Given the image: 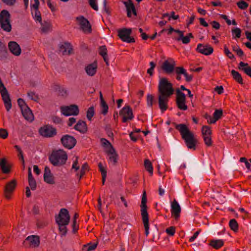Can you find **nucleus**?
Here are the masks:
<instances>
[{
	"mask_svg": "<svg viewBox=\"0 0 251 251\" xmlns=\"http://www.w3.org/2000/svg\"><path fill=\"white\" fill-rule=\"evenodd\" d=\"M174 93L172 84L165 77L160 78L158 98L159 107L162 112L167 109L169 98Z\"/></svg>",
	"mask_w": 251,
	"mask_h": 251,
	"instance_id": "obj_1",
	"label": "nucleus"
},
{
	"mask_svg": "<svg viewBox=\"0 0 251 251\" xmlns=\"http://www.w3.org/2000/svg\"><path fill=\"white\" fill-rule=\"evenodd\" d=\"M68 158L66 152L63 150H53L49 157L54 166H60L65 164Z\"/></svg>",
	"mask_w": 251,
	"mask_h": 251,
	"instance_id": "obj_2",
	"label": "nucleus"
},
{
	"mask_svg": "<svg viewBox=\"0 0 251 251\" xmlns=\"http://www.w3.org/2000/svg\"><path fill=\"white\" fill-rule=\"evenodd\" d=\"M147 202L146 192L144 191L142 195L141 204V212L142 218L143 222L145 229V234L147 236L149 234V214L147 212V205L146 204Z\"/></svg>",
	"mask_w": 251,
	"mask_h": 251,
	"instance_id": "obj_3",
	"label": "nucleus"
},
{
	"mask_svg": "<svg viewBox=\"0 0 251 251\" xmlns=\"http://www.w3.org/2000/svg\"><path fill=\"white\" fill-rule=\"evenodd\" d=\"M0 26L6 32L11 30L10 14L6 10H2L0 13Z\"/></svg>",
	"mask_w": 251,
	"mask_h": 251,
	"instance_id": "obj_4",
	"label": "nucleus"
},
{
	"mask_svg": "<svg viewBox=\"0 0 251 251\" xmlns=\"http://www.w3.org/2000/svg\"><path fill=\"white\" fill-rule=\"evenodd\" d=\"M176 128L180 132L182 138L185 141H194L193 133L190 131L187 126L179 124L176 126Z\"/></svg>",
	"mask_w": 251,
	"mask_h": 251,
	"instance_id": "obj_5",
	"label": "nucleus"
},
{
	"mask_svg": "<svg viewBox=\"0 0 251 251\" xmlns=\"http://www.w3.org/2000/svg\"><path fill=\"white\" fill-rule=\"evenodd\" d=\"M70 220V216L68 210L66 208H61L58 215L55 216V221L57 225H68Z\"/></svg>",
	"mask_w": 251,
	"mask_h": 251,
	"instance_id": "obj_6",
	"label": "nucleus"
},
{
	"mask_svg": "<svg viewBox=\"0 0 251 251\" xmlns=\"http://www.w3.org/2000/svg\"><path fill=\"white\" fill-rule=\"evenodd\" d=\"M61 113L65 116H77L79 113L77 105L72 104L68 106H62L60 107Z\"/></svg>",
	"mask_w": 251,
	"mask_h": 251,
	"instance_id": "obj_7",
	"label": "nucleus"
},
{
	"mask_svg": "<svg viewBox=\"0 0 251 251\" xmlns=\"http://www.w3.org/2000/svg\"><path fill=\"white\" fill-rule=\"evenodd\" d=\"M39 132L41 136L50 138L56 134V130L50 125H45L41 127L39 129Z\"/></svg>",
	"mask_w": 251,
	"mask_h": 251,
	"instance_id": "obj_8",
	"label": "nucleus"
},
{
	"mask_svg": "<svg viewBox=\"0 0 251 251\" xmlns=\"http://www.w3.org/2000/svg\"><path fill=\"white\" fill-rule=\"evenodd\" d=\"M76 20L80 29L83 32L85 33H90L91 32V25L87 19L83 16H79L76 18Z\"/></svg>",
	"mask_w": 251,
	"mask_h": 251,
	"instance_id": "obj_9",
	"label": "nucleus"
},
{
	"mask_svg": "<svg viewBox=\"0 0 251 251\" xmlns=\"http://www.w3.org/2000/svg\"><path fill=\"white\" fill-rule=\"evenodd\" d=\"M176 104L180 110H186L188 109L186 104V96L178 89L176 90Z\"/></svg>",
	"mask_w": 251,
	"mask_h": 251,
	"instance_id": "obj_10",
	"label": "nucleus"
},
{
	"mask_svg": "<svg viewBox=\"0 0 251 251\" xmlns=\"http://www.w3.org/2000/svg\"><path fill=\"white\" fill-rule=\"evenodd\" d=\"M175 61L170 58L165 60L162 64V69L167 74L172 73L175 70L176 66Z\"/></svg>",
	"mask_w": 251,
	"mask_h": 251,
	"instance_id": "obj_11",
	"label": "nucleus"
},
{
	"mask_svg": "<svg viewBox=\"0 0 251 251\" xmlns=\"http://www.w3.org/2000/svg\"><path fill=\"white\" fill-rule=\"evenodd\" d=\"M120 115L123 117L122 121L124 123L127 120H131L133 118L132 111L129 106L124 107L120 111Z\"/></svg>",
	"mask_w": 251,
	"mask_h": 251,
	"instance_id": "obj_12",
	"label": "nucleus"
},
{
	"mask_svg": "<svg viewBox=\"0 0 251 251\" xmlns=\"http://www.w3.org/2000/svg\"><path fill=\"white\" fill-rule=\"evenodd\" d=\"M131 29H123L119 31L118 35L119 37L124 42L131 43L134 42V40L130 37Z\"/></svg>",
	"mask_w": 251,
	"mask_h": 251,
	"instance_id": "obj_13",
	"label": "nucleus"
},
{
	"mask_svg": "<svg viewBox=\"0 0 251 251\" xmlns=\"http://www.w3.org/2000/svg\"><path fill=\"white\" fill-rule=\"evenodd\" d=\"M16 185L17 182L15 179H13L6 183L4 190L5 197L6 199L10 198V195L14 190Z\"/></svg>",
	"mask_w": 251,
	"mask_h": 251,
	"instance_id": "obj_14",
	"label": "nucleus"
},
{
	"mask_svg": "<svg viewBox=\"0 0 251 251\" xmlns=\"http://www.w3.org/2000/svg\"><path fill=\"white\" fill-rule=\"evenodd\" d=\"M181 210V207L178 202L174 199L171 203V213L176 220L179 218Z\"/></svg>",
	"mask_w": 251,
	"mask_h": 251,
	"instance_id": "obj_15",
	"label": "nucleus"
},
{
	"mask_svg": "<svg viewBox=\"0 0 251 251\" xmlns=\"http://www.w3.org/2000/svg\"><path fill=\"white\" fill-rule=\"evenodd\" d=\"M29 242V247L37 248L39 246L40 243V237L38 235H30L28 236L24 242V244Z\"/></svg>",
	"mask_w": 251,
	"mask_h": 251,
	"instance_id": "obj_16",
	"label": "nucleus"
},
{
	"mask_svg": "<svg viewBox=\"0 0 251 251\" xmlns=\"http://www.w3.org/2000/svg\"><path fill=\"white\" fill-rule=\"evenodd\" d=\"M44 181L48 184H53L55 183L54 178L51 173L50 168L48 166H45L44 174Z\"/></svg>",
	"mask_w": 251,
	"mask_h": 251,
	"instance_id": "obj_17",
	"label": "nucleus"
},
{
	"mask_svg": "<svg viewBox=\"0 0 251 251\" xmlns=\"http://www.w3.org/2000/svg\"><path fill=\"white\" fill-rule=\"evenodd\" d=\"M8 47L10 52L15 56H19L21 53V49L20 46L14 41H10L8 44Z\"/></svg>",
	"mask_w": 251,
	"mask_h": 251,
	"instance_id": "obj_18",
	"label": "nucleus"
},
{
	"mask_svg": "<svg viewBox=\"0 0 251 251\" xmlns=\"http://www.w3.org/2000/svg\"><path fill=\"white\" fill-rule=\"evenodd\" d=\"M124 4L126 8L127 14L128 17H131L132 15L136 16L137 13L132 0H127L124 2Z\"/></svg>",
	"mask_w": 251,
	"mask_h": 251,
	"instance_id": "obj_19",
	"label": "nucleus"
},
{
	"mask_svg": "<svg viewBox=\"0 0 251 251\" xmlns=\"http://www.w3.org/2000/svg\"><path fill=\"white\" fill-rule=\"evenodd\" d=\"M197 50L205 55H208L211 54L213 51V50L211 47L209 45H203L201 44H199L197 46Z\"/></svg>",
	"mask_w": 251,
	"mask_h": 251,
	"instance_id": "obj_20",
	"label": "nucleus"
},
{
	"mask_svg": "<svg viewBox=\"0 0 251 251\" xmlns=\"http://www.w3.org/2000/svg\"><path fill=\"white\" fill-rule=\"evenodd\" d=\"M98 68L97 63L95 61L92 63L89 64L85 67V70L89 76L94 75L97 72Z\"/></svg>",
	"mask_w": 251,
	"mask_h": 251,
	"instance_id": "obj_21",
	"label": "nucleus"
},
{
	"mask_svg": "<svg viewBox=\"0 0 251 251\" xmlns=\"http://www.w3.org/2000/svg\"><path fill=\"white\" fill-rule=\"evenodd\" d=\"M101 146L103 149L104 152L107 155H110V154H113L116 152L115 149L110 142H101Z\"/></svg>",
	"mask_w": 251,
	"mask_h": 251,
	"instance_id": "obj_22",
	"label": "nucleus"
},
{
	"mask_svg": "<svg viewBox=\"0 0 251 251\" xmlns=\"http://www.w3.org/2000/svg\"><path fill=\"white\" fill-rule=\"evenodd\" d=\"M24 108L21 110L23 116L25 119L29 122H32L34 120L33 114L28 106L25 107Z\"/></svg>",
	"mask_w": 251,
	"mask_h": 251,
	"instance_id": "obj_23",
	"label": "nucleus"
},
{
	"mask_svg": "<svg viewBox=\"0 0 251 251\" xmlns=\"http://www.w3.org/2000/svg\"><path fill=\"white\" fill-rule=\"evenodd\" d=\"M74 128L80 132L84 133L87 131V126L85 122L82 120H79L75 125Z\"/></svg>",
	"mask_w": 251,
	"mask_h": 251,
	"instance_id": "obj_24",
	"label": "nucleus"
},
{
	"mask_svg": "<svg viewBox=\"0 0 251 251\" xmlns=\"http://www.w3.org/2000/svg\"><path fill=\"white\" fill-rule=\"evenodd\" d=\"M72 50V46L69 43H64L62 44L59 47V51L63 55L69 54Z\"/></svg>",
	"mask_w": 251,
	"mask_h": 251,
	"instance_id": "obj_25",
	"label": "nucleus"
},
{
	"mask_svg": "<svg viewBox=\"0 0 251 251\" xmlns=\"http://www.w3.org/2000/svg\"><path fill=\"white\" fill-rule=\"evenodd\" d=\"M28 179L29 185L30 186L31 189L33 191L35 190L37 187V183L32 176L31 169L30 167H29L28 169Z\"/></svg>",
	"mask_w": 251,
	"mask_h": 251,
	"instance_id": "obj_26",
	"label": "nucleus"
},
{
	"mask_svg": "<svg viewBox=\"0 0 251 251\" xmlns=\"http://www.w3.org/2000/svg\"><path fill=\"white\" fill-rule=\"evenodd\" d=\"M107 49L105 46H102L99 48V53L102 57L107 66L109 65V58L107 55Z\"/></svg>",
	"mask_w": 251,
	"mask_h": 251,
	"instance_id": "obj_27",
	"label": "nucleus"
},
{
	"mask_svg": "<svg viewBox=\"0 0 251 251\" xmlns=\"http://www.w3.org/2000/svg\"><path fill=\"white\" fill-rule=\"evenodd\" d=\"M201 132L203 136L204 141H211V138L210 136L211 131L209 127L207 126H203L202 127Z\"/></svg>",
	"mask_w": 251,
	"mask_h": 251,
	"instance_id": "obj_28",
	"label": "nucleus"
},
{
	"mask_svg": "<svg viewBox=\"0 0 251 251\" xmlns=\"http://www.w3.org/2000/svg\"><path fill=\"white\" fill-rule=\"evenodd\" d=\"M0 167L3 174H8L10 172V166L6 164L5 158H2L0 160Z\"/></svg>",
	"mask_w": 251,
	"mask_h": 251,
	"instance_id": "obj_29",
	"label": "nucleus"
},
{
	"mask_svg": "<svg viewBox=\"0 0 251 251\" xmlns=\"http://www.w3.org/2000/svg\"><path fill=\"white\" fill-rule=\"evenodd\" d=\"M224 241L221 239H213L210 241L209 245L215 249H219L224 245Z\"/></svg>",
	"mask_w": 251,
	"mask_h": 251,
	"instance_id": "obj_30",
	"label": "nucleus"
},
{
	"mask_svg": "<svg viewBox=\"0 0 251 251\" xmlns=\"http://www.w3.org/2000/svg\"><path fill=\"white\" fill-rule=\"evenodd\" d=\"M239 69L243 70L248 75L251 77V67L249 66L248 63L240 62Z\"/></svg>",
	"mask_w": 251,
	"mask_h": 251,
	"instance_id": "obj_31",
	"label": "nucleus"
},
{
	"mask_svg": "<svg viewBox=\"0 0 251 251\" xmlns=\"http://www.w3.org/2000/svg\"><path fill=\"white\" fill-rule=\"evenodd\" d=\"M41 29L43 32L47 33L51 30V24L49 21H41Z\"/></svg>",
	"mask_w": 251,
	"mask_h": 251,
	"instance_id": "obj_32",
	"label": "nucleus"
},
{
	"mask_svg": "<svg viewBox=\"0 0 251 251\" xmlns=\"http://www.w3.org/2000/svg\"><path fill=\"white\" fill-rule=\"evenodd\" d=\"M32 17L36 23L41 24L42 18L41 13L38 9L31 10Z\"/></svg>",
	"mask_w": 251,
	"mask_h": 251,
	"instance_id": "obj_33",
	"label": "nucleus"
},
{
	"mask_svg": "<svg viewBox=\"0 0 251 251\" xmlns=\"http://www.w3.org/2000/svg\"><path fill=\"white\" fill-rule=\"evenodd\" d=\"M231 34L233 39H236L239 38L241 35V30L237 27H233L231 29Z\"/></svg>",
	"mask_w": 251,
	"mask_h": 251,
	"instance_id": "obj_34",
	"label": "nucleus"
},
{
	"mask_svg": "<svg viewBox=\"0 0 251 251\" xmlns=\"http://www.w3.org/2000/svg\"><path fill=\"white\" fill-rule=\"evenodd\" d=\"M109 157V161L113 166H116L118 162V154L117 153L115 152L113 154H110V155H108Z\"/></svg>",
	"mask_w": 251,
	"mask_h": 251,
	"instance_id": "obj_35",
	"label": "nucleus"
},
{
	"mask_svg": "<svg viewBox=\"0 0 251 251\" xmlns=\"http://www.w3.org/2000/svg\"><path fill=\"white\" fill-rule=\"evenodd\" d=\"M97 243H90L87 245H84L82 248L83 251H91L94 250L97 247Z\"/></svg>",
	"mask_w": 251,
	"mask_h": 251,
	"instance_id": "obj_36",
	"label": "nucleus"
},
{
	"mask_svg": "<svg viewBox=\"0 0 251 251\" xmlns=\"http://www.w3.org/2000/svg\"><path fill=\"white\" fill-rule=\"evenodd\" d=\"M229 226L231 229L233 231H238L239 225L235 219H233L230 220L229 223Z\"/></svg>",
	"mask_w": 251,
	"mask_h": 251,
	"instance_id": "obj_37",
	"label": "nucleus"
},
{
	"mask_svg": "<svg viewBox=\"0 0 251 251\" xmlns=\"http://www.w3.org/2000/svg\"><path fill=\"white\" fill-rule=\"evenodd\" d=\"M231 74L235 80L240 83H242L243 79L242 76L238 72L233 70L231 71Z\"/></svg>",
	"mask_w": 251,
	"mask_h": 251,
	"instance_id": "obj_38",
	"label": "nucleus"
},
{
	"mask_svg": "<svg viewBox=\"0 0 251 251\" xmlns=\"http://www.w3.org/2000/svg\"><path fill=\"white\" fill-rule=\"evenodd\" d=\"M144 166L145 169L151 175L153 174V168L151 162L149 159H146L144 162Z\"/></svg>",
	"mask_w": 251,
	"mask_h": 251,
	"instance_id": "obj_39",
	"label": "nucleus"
},
{
	"mask_svg": "<svg viewBox=\"0 0 251 251\" xmlns=\"http://www.w3.org/2000/svg\"><path fill=\"white\" fill-rule=\"evenodd\" d=\"M95 114L94 108L93 106L89 107L87 111L86 117L88 120L91 121Z\"/></svg>",
	"mask_w": 251,
	"mask_h": 251,
	"instance_id": "obj_40",
	"label": "nucleus"
},
{
	"mask_svg": "<svg viewBox=\"0 0 251 251\" xmlns=\"http://www.w3.org/2000/svg\"><path fill=\"white\" fill-rule=\"evenodd\" d=\"M59 226V230L61 236H65L67 232L66 226L67 225H58Z\"/></svg>",
	"mask_w": 251,
	"mask_h": 251,
	"instance_id": "obj_41",
	"label": "nucleus"
},
{
	"mask_svg": "<svg viewBox=\"0 0 251 251\" xmlns=\"http://www.w3.org/2000/svg\"><path fill=\"white\" fill-rule=\"evenodd\" d=\"M223 114V111L221 109H216L213 113V117L215 121H217L220 118Z\"/></svg>",
	"mask_w": 251,
	"mask_h": 251,
	"instance_id": "obj_42",
	"label": "nucleus"
},
{
	"mask_svg": "<svg viewBox=\"0 0 251 251\" xmlns=\"http://www.w3.org/2000/svg\"><path fill=\"white\" fill-rule=\"evenodd\" d=\"M60 141H76V140L72 136L65 135L62 137Z\"/></svg>",
	"mask_w": 251,
	"mask_h": 251,
	"instance_id": "obj_43",
	"label": "nucleus"
},
{
	"mask_svg": "<svg viewBox=\"0 0 251 251\" xmlns=\"http://www.w3.org/2000/svg\"><path fill=\"white\" fill-rule=\"evenodd\" d=\"M100 106L101 108V113L105 115L108 111V107L105 101L100 102Z\"/></svg>",
	"mask_w": 251,
	"mask_h": 251,
	"instance_id": "obj_44",
	"label": "nucleus"
},
{
	"mask_svg": "<svg viewBox=\"0 0 251 251\" xmlns=\"http://www.w3.org/2000/svg\"><path fill=\"white\" fill-rule=\"evenodd\" d=\"M153 97L151 94H148L147 97V103L149 107H151L153 104Z\"/></svg>",
	"mask_w": 251,
	"mask_h": 251,
	"instance_id": "obj_45",
	"label": "nucleus"
},
{
	"mask_svg": "<svg viewBox=\"0 0 251 251\" xmlns=\"http://www.w3.org/2000/svg\"><path fill=\"white\" fill-rule=\"evenodd\" d=\"M6 52V46L0 41V58L4 56Z\"/></svg>",
	"mask_w": 251,
	"mask_h": 251,
	"instance_id": "obj_46",
	"label": "nucleus"
},
{
	"mask_svg": "<svg viewBox=\"0 0 251 251\" xmlns=\"http://www.w3.org/2000/svg\"><path fill=\"white\" fill-rule=\"evenodd\" d=\"M76 142H62L63 146L68 149H71L74 148Z\"/></svg>",
	"mask_w": 251,
	"mask_h": 251,
	"instance_id": "obj_47",
	"label": "nucleus"
},
{
	"mask_svg": "<svg viewBox=\"0 0 251 251\" xmlns=\"http://www.w3.org/2000/svg\"><path fill=\"white\" fill-rule=\"evenodd\" d=\"M199 142H185L186 145L189 149L195 150L196 147L198 146V143Z\"/></svg>",
	"mask_w": 251,
	"mask_h": 251,
	"instance_id": "obj_48",
	"label": "nucleus"
},
{
	"mask_svg": "<svg viewBox=\"0 0 251 251\" xmlns=\"http://www.w3.org/2000/svg\"><path fill=\"white\" fill-rule=\"evenodd\" d=\"M27 97L30 100L36 101L38 99V96L34 92H29L27 93Z\"/></svg>",
	"mask_w": 251,
	"mask_h": 251,
	"instance_id": "obj_49",
	"label": "nucleus"
},
{
	"mask_svg": "<svg viewBox=\"0 0 251 251\" xmlns=\"http://www.w3.org/2000/svg\"><path fill=\"white\" fill-rule=\"evenodd\" d=\"M177 75H184L186 70L183 67H176L174 70Z\"/></svg>",
	"mask_w": 251,
	"mask_h": 251,
	"instance_id": "obj_50",
	"label": "nucleus"
},
{
	"mask_svg": "<svg viewBox=\"0 0 251 251\" xmlns=\"http://www.w3.org/2000/svg\"><path fill=\"white\" fill-rule=\"evenodd\" d=\"M166 233L170 236H173L176 232V227L175 226H170L166 229Z\"/></svg>",
	"mask_w": 251,
	"mask_h": 251,
	"instance_id": "obj_51",
	"label": "nucleus"
},
{
	"mask_svg": "<svg viewBox=\"0 0 251 251\" xmlns=\"http://www.w3.org/2000/svg\"><path fill=\"white\" fill-rule=\"evenodd\" d=\"M193 38L192 33H189L187 36H184L181 40L184 44H187L190 42V38Z\"/></svg>",
	"mask_w": 251,
	"mask_h": 251,
	"instance_id": "obj_52",
	"label": "nucleus"
},
{
	"mask_svg": "<svg viewBox=\"0 0 251 251\" xmlns=\"http://www.w3.org/2000/svg\"><path fill=\"white\" fill-rule=\"evenodd\" d=\"M237 4L238 6L241 9H245L248 6V4L244 1H239L237 2Z\"/></svg>",
	"mask_w": 251,
	"mask_h": 251,
	"instance_id": "obj_53",
	"label": "nucleus"
},
{
	"mask_svg": "<svg viewBox=\"0 0 251 251\" xmlns=\"http://www.w3.org/2000/svg\"><path fill=\"white\" fill-rule=\"evenodd\" d=\"M224 52L225 54L230 59L234 58V55L230 52L226 46L224 47Z\"/></svg>",
	"mask_w": 251,
	"mask_h": 251,
	"instance_id": "obj_54",
	"label": "nucleus"
},
{
	"mask_svg": "<svg viewBox=\"0 0 251 251\" xmlns=\"http://www.w3.org/2000/svg\"><path fill=\"white\" fill-rule=\"evenodd\" d=\"M89 1L90 5L93 9L96 11H98L99 8L97 3V0H89Z\"/></svg>",
	"mask_w": 251,
	"mask_h": 251,
	"instance_id": "obj_55",
	"label": "nucleus"
},
{
	"mask_svg": "<svg viewBox=\"0 0 251 251\" xmlns=\"http://www.w3.org/2000/svg\"><path fill=\"white\" fill-rule=\"evenodd\" d=\"M75 159L74 161L73 164L72 165V169H74L75 170V171H77L79 169V166L78 165V157L75 156Z\"/></svg>",
	"mask_w": 251,
	"mask_h": 251,
	"instance_id": "obj_56",
	"label": "nucleus"
},
{
	"mask_svg": "<svg viewBox=\"0 0 251 251\" xmlns=\"http://www.w3.org/2000/svg\"><path fill=\"white\" fill-rule=\"evenodd\" d=\"M140 131V129H137L135 130V132H132L130 134V137L131 138V139L133 141H136L137 140H139V139L135 135L136 133H138Z\"/></svg>",
	"mask_w": 251,
	"mask_h": 251,
	"instance_id": "obj_57",
	"label": "nucleus"
},
{
	"mask_svg": "<svg viewBox=\"0 0 251 251\" xmlns=\"http://www.w3.org/2000/svg\"><path fill=\"white\" fill-rule=\"evenodd\" d=\"M233 50L239 56H242L244 54L243 51L238 46L233 47Z\"/></svg>",
	"mask_w": 251,
	"mask_h": 251,
	"instance_id": "obj_58",
	"label": "nucleus"
},
{
	"mask_svg": "<svg viewBox=\"0 0 251 251\" xmlns=\"http://www.w3.org/2000/svg\"><path fill=\"white\" fill-rule=\"evenodd\" d=\"M18 103L19 106L20 107L21 110L24 108H25V107L27 106L26 104L25 103L24 100L21 98L18 100Z\"/></svg>",
	"mask_w": 251,
	"mask_h": 251,
	"instance_id": "obj_59",
	"label": "nucleus"
},
{
	"mask_svg": "<svg viewBox=\"0 0 251 251\" xmlns=\"http://www.w3.org/2000/svg\"><path fill=\"white\" fill-rule=\"evenodd\" d=\"M8 135L7 131L3 128L0 129V137L2 139H5Z\"/></svg>",
	"mask_w": 251,
	"mask_h": 251,
	"instance_id": "obj_60",
	"label": "nucleus"
},
{
	"mask_svg": "<svg viewBox=\"0 0 251 251\" xmlns=\"http://www.w3.org/2000/svg\"><path fill=\"white\" fill-rule=\"evenodd\" d=\"M34 3L31 5V10L38 9L39 6V1L38 0H34Z\"/></svg>",
	"mask_w": 251,
	"mask_h": 251,
	"instance_id": "obj_61",
	"label": "nucleus"
},
{
	"mask_svg": "<svg viewBox=\"0 0 251 251\" xmlns=\"http://www.w3.org/2000/svg\"><path fill=\"white\" fill-rule=\"evenodd\" d=\"M98 167L100 169V171L101 172V175L107 174L106 170L104 168L101 162H100L98 164Z\"/></svg>",
	"mask_w": 251,
	"mask_h": 251,
	"instance_id": "obj_62",
	"label": "nucleus"
},
{
	"mask_svg": "<svg viewBox=\"0 0 251 251\" xmlns=\"http://www.w3.org/2000/svg\"><path fill=\"white\" fill-rule=\"evenodd\" d=\"M76 119L74 117H71L68 119L67 122V125L69 126H71L73 124H74L76 122Z\"/></svg>",
	"mask_w": 251,
	"mask_h": 251,
	"instance_id": "obj_63",
	"label": "nucleus"
},
{
	"mask_svg": "<svg viewBox=\"0 0 251 251\" xmlns=\"http://www.w3.org/2000/svg\"><path fill=\"white\" fill-rule=\"evenodd\" d=\"M205 118L207 120V122L210 124H214L216 122L214 118H212L211 116L206 115H205Z\"/></svg>",
	"mask_w": 251,
	"mask_h": 251,
	"instance_id": "obj_64",
	"label": "nucleus"
}]
</instances>
